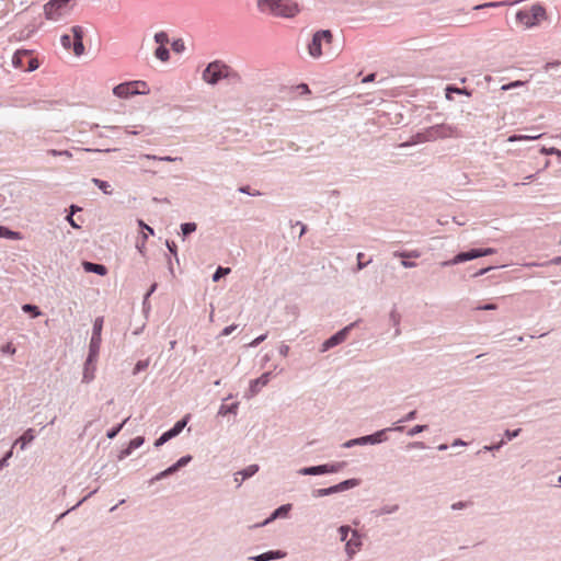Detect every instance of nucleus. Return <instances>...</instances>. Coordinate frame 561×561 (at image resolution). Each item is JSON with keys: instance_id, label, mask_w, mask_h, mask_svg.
<instances>
[{"instance_id": "obj_23", "label": "nucleus", "mask_w": 561, "mask_h": 561, "mask_svg": "<svg viewBox=\"0 0 561 561\" xmlns=\"http://www.w3.org/2000/svg\"><path fill=\"white\" fill-rule=\"evenodd\" d=\"M95 370H96V362L88 363V357L85 358L84 365H83V376H82V382H91L95 377Z\"/></svg>"}, {"instance_id": "obj_13", "label": "nucleus", "mask_w": 561, "mask_h": 561, "mask_svg": "<svg viewBox=\"0 0 561 561\" xmlns=\"http://www.w3.org/2000/svg\"><path fill=\"white\" fill-rule=\"evenodd\" d=\"M71 1L72 0H49L44 5L46 19L57 21L60 16H62L66 13Z\"/></svg>"}, {"instance_id": "obj_6", "label": "nucleus", "mask_w": 561, "mask_h": 561, "mask_svg": "<svg viewBox=\"0 0 561 561\" xmlns=\"http://www.w3.org/2000/svg\"><path fill=\"white\" fill-rule=\"evenodd\" d=\"M12 65L15 69L32 72L39 67L38 60L28 49H18L12 56Z\"/></svg>"}, {"instance_id": "obj_41", "label": "nucleus", "mask_w": 561, "mask_h": 561, "mask_svg": "<svg viewBox=\"0 0 561 561\" xmlns=\"http://www.w3.org/2000/svg\"><path fill=\"white\" fill-rule=\"evenodd\" d=\"M352 531H354L350 525H342L337 528V533L340 535L341 541H346L348 539V535H352Z\"/></svg>"}, {"instance_id": "obj_10", "label": "nucleus", "mask_w": 561, "mask_h": 561, "mask_svg": "<svg viewBox=\"0 0 561 561\" xmlns=\"http://www.w3.org/2000/svg\"><path fill=\"white\" fill-rule=\"evenodd\" d=\"M358 322H359V320L354 321V322L343 327L342 329H340L339 331L333 333L330 337L324 340L323 343L320 346V352L321 353H325L329 350H331V348L340 345L341 343H343L347 339V336L350 335L351 331L355 327H357Z\"/></svg>"}, {"instance_id": "obj_7", "label": "nucleus", "mask_w": 561, "mask_h": 561, "mask_svg": "<svg viewBox=\"0 0 561 561\" xmlns=\"http://www.w3.org/2000/svg\"><path fill=\"white\" fill-rule=\"evenodd\" d=\"M333 41V33L331 30H318L313 33L311 41L308 44V53L312 58H320L322 56L323 43L330 44Z\"/></svg>"}, {"instance_id": "obj_50", "label": "nucleus", "mask_w": 561, "mask_h": 561, "mask_svg": "<svg viewBox=\"0 0 561 561\" xmlns=\"http://www.w3.org/2000/svg\"><path fill=\"white\" fill-rule=\"evenodd\" d=\"M364 257H365L364 253L359 252L357 254V256H356V259H357L356 270L357 271L364 270L371 262V259H369L368 261H364Z\"/></svg>"}, {"instance_id": "obj_33", "label": "nucleus", "mask_w": 561, "mask_h": 561, "mask_svg": "<svg viewBox=\"0 0 561 561\" xmlns=\"http://www.w3.org/2000/svg\"><path fill=\"white\" fill-rule=\"evenodd\" d=\"M180 228H181L182 238L185 239L186 237H188L190 234H192L196 231L197 225H196V222L187 221V222L181 224Z\"/></svg>"}, {"instance_id": "obj_57", "label": "nucleus", "mask_w": 561, "mask_h": 561, "mask_svg": "<svg viewBox=\"0 0 561 561\" xmlns=\"http://www.w3.org/2000/svg\"><path fill=\"white\" fill-rule=\"evenodd\" d=\"M539 137H540V135H538V136L512 135V136L508 137V141L514 142V141H517V140H534V139H537Z\"/></svg>"}, {"instance_id": "obj_18", "label": "nucleus", "mask_w": 561, "mask_h": 561, "mask_svg": "<svg viewBox=\"0 0 561 561\" xmlns=\"http://www.w3.org/2000/svg\"><path fill=\"white\" fill-rule=\"evenodd\" d=\"M444 92H445V98L446 100L448 101H453L454 100V94H458V95H466V96H472V93L473 91L468 89V88H459L458 85L454 84V83H449L445 87L444 89Z\"/></svg>"}, {"instance_id": "obj_61", "label": "nucleus", "mask_w": 561, "mask_h": 561, "mask_svg": "<svg viewBox=\"0 0 561 561\" xmlns=\"http://www.w3.org/2000/svg\"><path fill=\"white\" fill-rule=\"evenodd\" d=\"M0 351L2 354L13 355L16 352V348L12 343H7L1 346Z\"/></svg>"}, {"instance_id": "obj_26", "label": "nucleus", "mask_w": 561, "mask_h": 561, "mask_svg": "<svg viewBox=\"0 0 561 561\" xmlns=\"http://www.w3.org/2000/svg\"><path fill=\"white\" fill-rule=\"evenodd\" d=\"M239 410V402L222 403L219 407L218 415L226 416L228 414L237 415Z\"/></svg>"}, {"instance_id": "obj_40", "label": "nucleus", "mask_w": 561, "mask_h": 561, "mask_svg": "<svg viewBox=\"0 0 561 561\" xmlns=\"http://www.w3.org/2000/svg\"><path fill=\"white\" fill-rule=\"evenodd\" d=\"M153 39L158 46H165L169 43V35L167 32L160 31L154 34Z\"/></svg>"}, {"instance_id": "obj_56", "label": "nucleus", "mask_w": 561, "mask_h": 561, "mask_svg": "<svg viewBox=\"0 0 561 561\" xmlns=\"http://www.w3.org/2000/svg\"><path fill=\"white\" fill-rule=\"evenodd\" d=\"M134 451V448L129 447V444H127L125 447H123L118 455H117V459L121 461L125 458H127L128 456L131 455V453Z\"/></svg>"}, {"instance_id": "obj_1", "label": "nucleus", "mask_w": 561, "mask_h": 561, "mask_svg": "<svg viewBox=\"0 0 561 561\" xmlns=\"http://www.w3.org/2000/svg\"><path fill=\"white\" fill-rule=\"evenodd\" d=\"M257 9L285 19L294 18L299 12L298 4L293 0H257Z\"/></svg>"}, {"instance_id": "obj_15", "label": "nucleus", "mask_w": 561, "mask_h": 561, "mask_svg": "<svg viewBox=\"0 0 561 561\" xmlns=\"http://www.w3.org/2000/svg\"><path fill=\"white\" fill-rule=\"evenodd\" d=\"M360 547H362V537H360L359 533L357 530L352 531L351 538H348L345 541V552L350 560L354 558L356 551Z\"/></svg>"}, {"instance_id": "obj_36", "label": "nucleus", "mask_w": 561, "mask_h": 561, "mask_svg": "<svg viewBox=\"0 0 561 561\" xmlns=\"http://www.w3.org/2000/svg\"><path fill=\"white\" fill-rule=\"evenodd\" d=\"M141 160H158V161H165V162H173L176 160H181L180 157H171V156H164V157H158L153 154H142L140 157Z\"/></svg>"}, {"instance_id": "obj_16", "label": "nucleus", "mask_w": 561, "mask_h": 561, "mask_svg": "<svg viewBox=\"0 0 561 561\" xmlns=\"http://www.w3.org/2000/svg\"><path fill=\"white\" fill-rule=\"evenodd\" d=\"M393 256L401 257V265L404 268H413L416 266V263L414 261H411L410 259L419 257L420 253L416 250H414V251L402 250V251H394Z\"/></svg>"}, {"instance_id": "obj_37", "label": "nucleus", "mask_w": 561, "mask_h": 561, "mask_svg": "<svg viewBox=\"0 0 561 561\" xmlns=\"http://www.w3.org/2000/svg\"><path fill=\"white\" fill-rule=\"evenodd\" d=\"M231 272L230 267L218 266L211 275L213 282L217 283Z\"/></svg>"}, {"instance_id": "obj_64", "label": "nucleus", "mask_w": 561, "mask_h": 561, "mask_svg": "<svg viewBox=\"0 0 561 561\" xmlns=\"http://www.w3.org/2000/svg\"><path fill=\"white\" fill-rule=\"evenodd\" d=\"M60 43H61L62 47L66 49H70L72 46L71 37L68 34L61 35Z\"/></svg>"}, {"instance_id": "obj_53", "label": "nucleus", "mask_w": 561, "mask_h": 561, "mask_svg": "<svg viewBox=\"0 0 561 561\" xmlns=\"http://www.w3.org/2000/svg\"><path fill=\"white\" fill-rule=\"evenodd\" d=\"M167 249L169 250L170 254H172L176 262L179 263V256H178V245L174 241L167 240L165 241Z\"/></svg>"}, {"instance_id": "obj_12", "label": "nucleus", "mask_w": 561, "mask_h": 561, "mask_svg": "<svg viewBox=\"0 0 561 561\" xmlns=\"http://www.w3.org/2000/svg\"><path fill=\"white\" fill-rule=\"evenodd\" d=\"M455 130H456V128L448 124H436V125L430 126L423 130L424 137L422 139L428 140V141H435L439 138H447V137L453 136Z\"/></svg>"}, {"instance_id": "obj_31", "label": "nucleus", "mask_w": 561, "mask_h": 561, "mask_svg": "<svg viewBox=\"0 0 561 561\" xmlns=\"http://www.w3.org/2000/svg\"><path fill=\"white\" fill-rule=\"evenodd\" d=\"M398 511H399L398 504L383 505L380 508L374 510L373 514L375 516H381V515H387V514H393V513H397Z\"/></svg>"}, {"instance_id": "obj_22", "label": "nucleus", "mask_w": 561, "mask_h": 561, "mask_svg": "<svg viewBox=\"0 0 561 561\" xmlns=\"http://www.w3.org/2000/svg\"><path fill=\"white\" fill-rule=\"evenodd\" d=\"M36 437V432L34 428H27L26 431L23 432V434L21 436H19L15 442H14V445H20V448L22 450H25L28 445L35 439Z\"/></svg>"}, {"instance_id": "obj_3", "label": "nucleus", "mask_w": 561, "mask_h": 561, "mask_svg": "<svg viewBox=\"0 0 561 561\" xmlns=\"http://www.w3.org/2000/svg\"><path fill=\"white\" fill-rule=\"evenodd\" d=\"M148 84L142 80L126 81L113 88V94L119 99H129L138 94H148Z\"/></svg>"}, {"instance_id": "obj_25", "label": "nucleus", "mask_w": 561, "mask_h": 561, "mask_svg": "<svg viewBox=\"0 0 561 561\" xmlns=\"http://www.w3.org/2000/svg\"><path fill=\"white\" fill-rule=\"evenodd\" d=\"M260 470V466L256 463H252L247 466L245 468L237 471V476L241 477V481H245L250 478H252L255 473H257Z\"/></svg>"}, {"instance_id": "obj_44", "label": "nucleus", "mask_w": 561, "mask_h": 561, "mask_svg": "<svg viewBox=\"0 0 561 561\" xmlns=\"http://www.w3.org/2000/svg\"><path fill=\"white\" fill-rule=\"evenodd\" d=\"M149 366V359H140L138 360L135 366H134V369H133V375H138L140 374L141 371L146 370Z\"/></svg>"}, {"instance_id": "obj_55", "label": "nucleus", "mask_w": 561, "mask_h": 561, "mask_svg": "<svg viewBox=\"0 0 561 561\" xmlns=\"http://www.w3.org/2000/svg\"><path fill=\"white\" fill-rule=\"evenodd\" d=\"M193 460V457L191 455H184L181 458H179L175 463L181 470L182 468L186 467L191 461Z\"/></svg>"}, {"instance_id": "obj_32", "label": "nucleus", "mask_w": 561, "mask_h": 561, "mask_svg": "<svg viewBox=\"0 0 561 561\" xmlns=\"http://www.w3.org/2000/svg\"><path fill=\"white\" fill-rule=\"evenodd\" d=\"M91 181L105 195H111L112 194L113 191H112L111 184L107 181H104V180H101V179H98V178H93Z\"/></svg>"}, {"instance_id": "obj_21", "label": "nucleus", "mask_w": 561, "mask_h": 561, "mask_svg": "<svg viewBox=\"0 0 561 561\" xmlns=\"http://www.w3.org/2000/svg\"><path fill=\"white\" fill-rule=\"evenodd\" d=\"M82 267L85 273H93L99 276H105L108 273V268L101 263L83 261Z\"/></svg>"}, {"instance_id": "obj_9", "label": "nucleus", "mask_w": 561, "mask_h": 561, "mask_svg": "<svg viewBox=\"0 0 561 561\" xmlns=\"http://www.w3.org/2000/svg\"><path fill=\"white\" fill-rule=\"evenodd\" d=\"M388 436H386L385 430L376 431L369 435H364L360 437L352 438L342 444L343 448H352L355 446H365V445H377L386 442Z\"/></svg>"}, {"instance_id": "obj_48", "label": "nucleus", "mask_w": 561, "mask_h": 561, "mask_svg": "<svg viewBox=\"0 0 561 561\" xmlns=\"http://www.w3.org/2000/svg\"><path fill=\"white\" fill-rule=\"evenodd\" d=\"M428 428V425L426 424H417V425H414L413 427H411L409 431H408V435L413 437L424 431H426Z\"/></svg>"}, {"instance_id": "obj_14", "label": "nucleus", "mask_w": 561, "mask_h": 561, "mask_svg": "<svg viewBox=\"0 0 561 561\" xmlns=\"http://www.w3.org/2000/svg\"><path fill=\"white\" fill-rule=\"evenodd\" d=\"M273 371L274 370L265 371L260 377L252 379L250 381L248 390L244 393V398L251 399V398L255 397L262 390V388L265 387L270 382V380L273 376Z\"/></svg>"}, {"instance_id": "obj_62", "label": "nucleus", "mask_w": 561, "mask_h": 561, "mask_svg": "<svg viewBox=\"0 0 561 561\" xmlns=\"http://www.w3.org/2000/svg\"><path fill=\"white\" fill-rule=\"evenodd\" d=\"M540 152L545 156H550V154H561V150H559L558 148L556 147H550V148H547V147H542L540 149Z\"/></svg>"}, {"instance_id": "obj_54", "label": "nucleus", "mask_w": 561, "mask_h": 561, "mask_svg": "<svg viewBox=\"0 0 561 561\" xmlns=\"http://www.w3.org/2000/svg\"><path fill=\"white\" fill-rule=\"evenodd\" d=\"M144 443H145L144 436H136L128 442L129 447L134 448V450L141 447L144 445Z\"/></svg>"}, {"instance_id": "obj_51", "label": "nucleus", "mask_w": 561, "mask_h": 561, "mask_svg": "<svg viewBox=\"0 0 561 561\" xmlns=\"http://www.w3.org/2000/svg\"><path fill=\"white\" fill-rule=\"evenodd\" d=\"M499 267H500L499 265H489V266L481 267L478 271L473 272L470 275V277L482 276V275L486 274L488 272H490L492 270H495V268H499Z\"/></svg>"}, {"instance_id": "obj_52", "label": "nucleus", "mask_w": 561, "mask_h": 561, "mask_svg": "<svg viewBox=\"0 0 561 561\" xmlns=\"http://www.w3.org/2000/svg\"><path fill=\"white\" fill-rule=\"evenodd\" d=\"M61 101H42V100H38V101H35L34 104L36 105V107L38 110H47L49 106L54 105V104H59Z\"/></svg>"}, {"instance_id": "obj_59", "label": "nucleus", "mask_w": 561, "mask_h": 561, "mask_svg": "<svg viewBox=\"0 0 561 561\" xmlns=\"http://www.w3.org/2000/svg\"><path fill=\"white\" fill-rule=\"evenodd\" d=\"M471 504H472V502H470V501H459V502L451 504L450 508L453 511L465 510V508L469 507Z\"/></svg>"}, {"instance_id": "obj_4", "label": "nucleus", "mask_w": 561, "mask_h": 561, "mask_svg": "<svg viewBox=\"0 0 561 561\" xmlns=\"http://www.w3.org/2000/svg\"><path fill=\"white\" fill-rule=\"evenodd\" d=\"M546 18V9L540 3L533 4L529 10H518L516 13V20L528 28L538 25Z\"/></svg>"}, {"instance_id": "obj_49", "label": "nucleus", "mask_w": 561, "mask_h": 561, "mask_svg": "<svg viewBox=\"0 0 561 561\" xmlns=\"http://www.w3.org/2000/svg\"><path fill=\"white\" fill-rule=\"evenodd\" d=\"M522 432V428H516V430H506L504 432V435H503V438L504 440L510 442V440H513L514 438H516Z\"/></svg>"}, {"instance_id": "obj_11", "label": "nucleus", "mask_w": 561, "mask_h": 561, "mask_svg": "<svg viewBox=\"0 0 561 561\" xmlns=\"http://www.w3.org/2000/svg\"><path fill=\"white\" fill-rule=\"evenodd\" d=\"M191 419V414L184 415L182 419L176 421L172 427L163 432L156 440H154V447H161L172 438L179 436L184 427L187 425L188 421Z\"/></svg>"}, {"instance_id": "obj_24", "label": "nucleus", "mask_w": 561, "mask_h": 561, "mask_svg": "<svg viewBox=\"0 0 561 561\" xmlns=\"http://www.w3.org/2000/svg\"><path fill=\"white\" fill-rule=\"evenodd\" d=\"M0 239L22 240L23 234L20 231L12 230L7 226L0 225Z\"/></svg>"}, {"instance_id": "obj_34", "label": "nucleus", "mask_w": 561, "mask_h": 561, "mask_svg": "<svg viewBox=\"0 0 561 561\" xmlns=\"http://www.w3.org/2000/svg\"><path fill=\"white\" fill-rule=\"evenodd\" d=\"M128 420H129V416L126 417L125 420H123L121 423H118V424L112 426L110 430H107L106 437L110 439H114L119 434V432L123 430V427L128 422Z\"/></svg>"}, {"instance_id": "obj_29", "label": "nucleus", "mask_w": 561, "mask_h": 561, "mask_svg": "<svg viewBox=\"0 0 561 561\" xmlns=\"http://www.w3.org/2000/svg\"><path fill=\"white\" fill-rule=\"evenodd\" d=\"M21 309L24 313L28 314L31 319H36L42 316L39 307L34 304H24Z\"/></svg>"}, {"instance_id": "obj_35", "label": "nucleus", "mask_w": 561, "mask_h": 561, "mask_svg": "<svg viewBox=\"0 0 561 561\" xmlns=\"http://www.w3.org/2000/svg\"><path fill=\"white\" fill-rule=\"evenodd\" d=\"M154 56L161 61H168L170 59V50L167 46H158L154 49Z\"/></svg>"}, {"instance_id": "obj_60", "label": "nucleus", "mask_w": 561, "mask_h": 561, "mask_svg": "<svg viewBox=\"0 0 561 561\" xmlns=\"http://www.w3.org/2000/svg\"><path fill=\"white\" fill-rule=\"evenodd\" d=\"M267 337V333H263L259 336H256L254 340H252L249 344H248V347H256L259 346L261 343H263Z\"/></svg>"}, {"instance_id": "obj_45", "label": "nucleus", "mask_w": 561, "mask_h": 561, "mask_svg": "<svg viewBox=\"0 0 561 561\" xmlns=\"http://www.w3.org/2000/svg\"><path fill=\"white\" fill-rule=\"evenodd\" d=\"M71 33H72V36H73V41H83V36H84V28L80 25H73L71 28H70Z\"/></svg>"}, {"instance_id": "obj_30", "label": "nucleus", "mask_w": 561, "mask_h": 561, "mask_svg": "<svg viewBox=\"0 0 561 561\" xmlns=\"http://www.w3.org/2000/svg\"><path fill=\"white\" fill-rule=\"evenodd\" d=\"M389 319H390L391 324L394 328V336L400 335V333H401V330H400L401 316L398 313L396 307H393L392 310L390 311Z\"/></svg>"}, {"instance_id": "obj_43", "label": "nucleus", "mask_w": 561, "mask_h": 561, "mask_svg": "<svg viewBox=\"0 0 561 561\" xmlns=\"http://www.w3.org/2000/svg\"><path fill=\"white\" fill-rule=\"evenodd\" d=\"M225 79H227L230 83H239L241 81L240 75L230 66H228V71Z\"/></svg>"}, {"instance_id": "obj_8", "label": "nucleus", "mask_w": 561, "mask_h": 561, "mask_svg": "<svg viewBox=\"0 0 561 561\" xmlns=\"http://www.w3.org/2000/svg\"><path fill=\"white\" fill-rule=\"evenodd\" d=\"M359 484H360V480L357 478L346 479V480L341 481L340 483H336V484L328 486V488L314 489L312 491V496L313 497L329 496V495H332L335 493L351 490L355 486H358Z\"/></svg>"}, {"instance_id": "obj_47", "label": "nucleus", "mask_w": 561, "mask_h": 561, "mask_svg": "<svg viewBox=\"0 0 561 561\" xmlns=\"http://www.w3.org/2000/svg\"><path fill=\"white\" fill-rule=\"evenodd\" d=\"M71 48L73 50V54L78 57L83 55L85 49L83 41H73Z\"/></svg>"}, {"instance_id": "obj_38", "label": "nucleus", "mask_w": 561, "mask_h": 561, "mask_svg": "<svg viewBox=\"0 0 561 561\" xmlns=\"http://www.w3.org/2000/svg\"><path fill=\"white\" fill-rule=\"evenodd\" d=\"M103 324L104 318L96 317L93 321L92 335L102 336Z\"/></svg>"}, {"instance_id": "obj_20", "label": "nucleus", "mask_w": 561, "mask_h": 561, "mask_svg": "<svg viewBox=\"0 0 561 561\" xmlns=\"http://www.w3.org/2000/svg\"><path fill=\"white\" fill-rule=\"evenodd\" d=\"M286 556V552L283 550H268L263 553L249 557V560L251 561H273V560H279Z\"/></svg>"}, {"instance_id": "obj_17", "label": "nucleus", "mask_w": 561, "mask_h": 561, "mask_svg": "<svg viewBox=\"0 0 561 561\" xmlns=\"http://www.w3.org/2000/svg\"><path fill=\"white\" fill-rule=\"evenodd\" d=\"M291 508H293V505L290 503L279 505L277 508H275L271 513V515L262 523V525H267L277 518L288 517Z\"/></svg>"}, {"instance_id": "obj_46", "label": "nucleus", "mask_w": 561, "mask_h": 561, "mask_svg": "<svg viewBox=\"0 0 561 561\" xmlns=\"http://www.w3.org/2000/svg\"><path fill=\"white\" fill-rule=\"evenodd\" d=\"M238 192L247 194L249 196H261L262 193L257 190H252L250 185H241L238 187Z\"/></svg>"}, {"instance_id": "obj_19", "label": "nucleus", "mask_w": 561, "mask_h": 561, "mask_svg": "<svg viewBox=\"0 0 561 561\" xmlns=\"http://www.w3.org/2000/svg\"><path fill=\"white\" fill-rule=\"evenodd\" d=\"M102 336L91 335L88 352V363L98 362Z\"/></svg>"}, {"instance_id": "obj_58", "label": "nucleus", "mask_w": 561, "mask_h": 561, "mask_svg": "<svg viewBox=\"0 0 561 561\" xmlns=\"http://www.w3.org/2000/svg\"><path fill=\"white\" fill-rule=\"evenodd\" d=\"M524 85V82L520 81V80H515V81H511L508 83H505L501 87V90L502 91H508L511 89H515V88H518V87H522Z\"/></svg>"}, {"instance_id": "obj_5", "label": "nucleus", "mask_w": 561, "mask_h": 561, "mask_svg": "<svg viewBox=\"0 0 561 561\" xmlns=\"http://www.w3.org/2000/svg\"><path fill=\"white\" fill-rule=\"evenodd\" d=\"M227 71V64H225L222 60H214L210 61L203 70L202 78L206 83L215 85L220 80L226 78Z\"/></svg>"}, {"instance_id": "obj_27", "label": "nucleus", "mask_w": 561, "mask_h": 561, "mask_svg": "<svg viewBox=\"0 0 561 561\" xmlns=\"http://www.w3.org/2000/svg\"><path fill=\"white\" fill-rule=\"evenodd\" d=\"M323 465V474L336 473L343 470L346 466V461L328 462Z\"/></svg>"}, {"instance_id": "obj_28", "label": "nucleus", "mask_w": 561, "mask_h": 561, "mask_svg": "<svg viewBox=\"0 0 561 561\" xmlns=\"http://www.w3.org/2000/svg\"><path fill=\"white\" fill-rule=\"evenodd\" d=\"M301 476H323V465L302 467L298 470Z\"/></svg>"}, {"instance_id": "obj_63", "label": "nucleus", "mask_w": 561, "mask_h": 561, "mask_svg": "<svg viewBox=\"0 0 561 561\" xmlns=\"http://www.w3.org/2000/svg\"><path fill=\"white\" fill-rule=\"evenodd\" d=\"M417 411L412 410L409 413H407L402 419L398 421V423H404V422H411L416 419Z\"/></svg>"}, {"instance_id": "obj_2", "label": "nucleus", "mask_w": 561, "mask_h": 561, "mask_svg": "<svg viewBox=\"0 0 561 561\" xmlns=\"http://www.w3.org/2000/svg\"><path fill=\"white\" fill-rule=\"evenodd\" d=\"M496 253L494 248H470L465 251L458 252L450 260L440 262L442 267H449L468 261H472L482 256H488Z\"/></svg>"}, {"instance_id": "obj_39", "label": "nucleus", "mask_w": 561, "mask_h": 561, "mask_svg": "<svg viewBox=\"0 0 561 561\" xmlns=\"http://www.w3.org/2000/svg\"><path fill=\"white\" fill-rule=\"evenodd\" d=\"M506 444V440L501 439L500 442L493 443L491 445H485L480 449L477 454H481L483 451H497L500 450L504 445Z\"/></svg>"}, {"instance_id": "obj_42", "label": "nucleus", "mask_w": 561, "mask_h": 561, "mask_svg": "<svg viewBox=\"0 0 561 561\" xmlns=\"http://www.w3.org/2000/svg\"><path fill=\"white\" fill-rule=\"evenodd\" d=\"M171 48L174 53L181 54L185 50V43L182 38H175L171 43Z\"/></svg>"}]
</instances>
